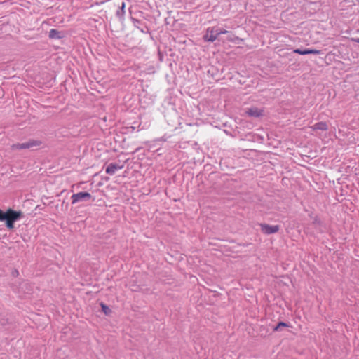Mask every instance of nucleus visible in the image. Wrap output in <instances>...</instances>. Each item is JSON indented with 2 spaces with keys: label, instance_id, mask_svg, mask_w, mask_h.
Returning a JSON list of instances; mask_svg holds the SVG:
<instances>
[{
  "label": "nucleus",
  "instance_id": "f257e3e1",
  "mask_svg": "<svg viewBox=\"0 0 359 359\" xmlns=\"http://www.w3.org/2000/svg\"><path fill=\"white\" fill-rule=\"evenodd\" d=\"M22 217L21 211L13 210L11 208L8 209L6 212L0 210V221L6 222V226L8 229H12L14 228V222L20 219Z\"/></svg>",
  "mask_w": 359,
  "mask_h": 359
},
{
  "label": "nucleus",
  "instance_id": "f03ea898",
  "mask_svg": "<svg viewBox=\"0 0 359 359\" xmlns=\"http://www.w3.org/2000/svg\"><path fill=\"white\" fill-rule=\"evenodd\" d=\"M72 203L76 204L79 202L81 201H88L92 199V196L88 192H79L77 194H74L71 196Z\"/></svg>",
  "mask_w": 359,
  "mask_h": 359
},
{
  "label": "nucleus",
  "instance_id": "7ed1b4c3",
  "mask_svg": "<svg viewBox=\"0 0 359 359\" xmlns=\"http://www.w3.org/2000/svg\"><path fill=\"white\" fill-rule=\"evenodd\" d=\"M41 142L39 140H29L24 143L14 144L11 146L12 149H29L34 147H38L41 145Z\"/></svg>",
  "mask_w": 359,
  "mask_h": 359
},
{
  "label": "nucleus",
  "instance_id": "20e7f679",
  "mask_svg": "<svg viewBox=\"0 0 359 359\" xmlns=\"http://www.w3.org/2000/svg\"><path fill=\"white\" fill-rule=\"evenodd\" d=\"M217 32V27H216L207 28L205 34L203 36V40L206 42H214L218 36Z\"/></svg>",
  "mask_w": 359,
  "mask_h": 359
},
{
  "label": "nucleus",
  "instance_id": "39448f33",
  "mask_svg": "<svg viewBox=\"0 0 359 359\" xmlns=\"http://www.w3.org/2000/svg\"><path fill=\"white\" fill-rule=\"evenodd\" d=\"M261 230L265 234H271L278 231L279 226L278 225H269V224H261Z\"/></svg>",
  "mask_w": 359,
  "mask_h": 359
},
{
  "label": "nucleus",
  "instance_id": "423d86ee",
  "mask_svg": "<svg viewBox=\"0 0 359 359\" xmlns=\"http://www.w3.org/2000/svg\"><path fill=\"white\" fill-rule=\"evenodd\" d=\"M246 114L252 117H259L263 115V110L257 107H252L247 109Z\"/></svg>",
  "mask_w": 359,
  "mask_h": 359
},
{
  "label": "nucleus",
  "instance_id": "0eeeda50",
  "mask_svg": "<svg viewBox=\"0 0 359 359\" xmlns=\"http://www.w3.org/2000/svg\"><path fill=\"white\" fill-rule=\"evenodd\" d=\"M123 166H120L116 163H110L106 168V173L113 175L115 174V172L122 169Z\"/></svg>",
  "mask_w": 359,
  "mask_h": 359
},
{
  "label": "nucleus",
  "instance_id": "6e6552de",
  "mask_svg": "<svg viewBox=\"0 0 359 359\" xmlns=\"http://www.w3.org/2000/svg\"><path fill=\"white\" fill-rule=\"evenodd\" d=\"M310 128H311L313 130H320L325 131L327 130L328 127L325 122L321 121L316 123L313 126H311Z\"/></svg>",
  "mask_w": 359,
  "mask_h": 359
},
{
  "label": "nucleus",
  "instance_id": "1a4fd4ad",
  "mask_svg": "<svg viewBox=\"0 0 359 359\" xmlns=\"http://www.w3.org/2000/svg\"><path fill=\"white\" fill-rule=\"evenodd\" d=\"M48 36L50 39H58L62 38L61 33L55 29H51L49 32Z\"/></svg>",
  "mask_w": 359,
  "mask_h": 359
},
{
  "label": "nucleus",
  "instance_id": "9d476101",
  "mask_svg": "<svg viewBox=\"0 0 359 359\" xmlns=\"http://www.w3.org/2000/svg\"><path fill=\"white\" fill-rule=\"evenodd\" d=\"M227 39L229 41L233 42V43H236L238 41H242L241 39H240L239 37L236 36L234 35L228 36Z\"/></svg>",
  "mask_w": 359,
  "mask_h": 359
},
{
  "label": "nucleus",
  "instance_id": "9b49d317",
  "mask_svg": "<svg viewBox=\"0 0 359 359\" xmlns=\"http://www.w3.org/2000/svg\"><path fill=\"white\" fill-rule=\"evenodd\" d=\"M101 307H102V311L106 314V315H108L111 312V310L107 306L105 305L103 303H101Z\"/></svg>",
  "mask_w": 359,
  "mask_h": 359
},
{
  "label": "nucleus",
  "instance_id": "f8f14e48",
  "mask_svg": "<svg viewBox=\"0 0 359 359\" xmlns=\"http://www.w3.org/2000/svg\"><path fill=\"white\" fill-rule=\"evenodd\" d=\"M282 327H289L288 325L283 322H280L274 328L273 331H278Z\"/></svg>",
  "mask_w": 359,
  "mask_h": 359
},
{
  "label": "nucleus",
  "instance_id": "ddd939ff",
  "mask_svg": "<svg viewBox=\"0 0 359 359\" xmlns=\"http://www.w3.org/2000/svg\"><path fill=\"white\" fill-rule=\"evenodd\" d=\"M294 53H297L299 55H308L307 49L302 50L299 48L294 49L293 50Z\"/></svg>",
  "mask_w": 359,
  "mask_h": 359
},
{
  "label": "nucleus",
  "instance_id": "4468645a",
  "mask_svg": "<svg viewBox=\"0 0 359 359\" xmlns=\"http://www.w3.org/2000/svg\"><path fill=\"white\" fill-rule=\"evenodd\" d=\"M308 54H315L318 55L320 53V50L316 49H307Z\"/></svg>",
  "mask_w": 359,
  "mask_h": 359
},
{
  "label": "nucleus",
  "instance_id": "2eb2a0df",
  "mask_svg": "<svg viewBox=\"0 0 359 359\" xmlns=\"http://www.w3.org/2000/svg\"><path fill=\"white\" fill-rule=\"evenodd\" d=\"M229 33V32L226 29H219L217 28V34L219 36L220 34H227Z\"/></svg>",
  "mask_w": 359,
  "mask_h": 359
},
{
  "label": "nucleus",
  "instance_id": "dca6fc26",
  "mask_svg": "<svg viewBox=\"0 0 359 359\" xmlns=\"http://www.w3.org/2000/svg\"><path fill=\"white\" fill-rule=\"evenodd\" d=\"M124 8H125V4H124V3H123V4H122V6H121V9H122V10H123V9H124ZM122 11L123 12L124 11Z\"/></svg>",
  "mask_w": 359,
  "mask_h": 359
},
{
  "label": "nucleus",
  "instance_id": "f3484780",
  "mask_svg": "<svg viewBox=\"0 0 359 359\" xmlns=\"http://www.w3.org/2000/svg\"><path fill=\"white\" fill-rule=\"evenodd\" d=\"M18 271H15V272L13 273V274H18Z\"/></svg>",
  "mask_w": 359,
  "mask_h": 359
},
{
  "label": "nucleus",
  "instance_id": "a211bd4d",
  "mask_svg": "<svg viewBox=\"0 0 359 359\" xmlns=\"http://www.w3.org/2000/svg\"><path fill=\"white\" fill-rule=\"evenodd\" d=\"M355 41L359 43V38L358 39H356Z\"/></svg>",
  "mask_w": 359,
  "mask_h": 359
}]
</instances>
